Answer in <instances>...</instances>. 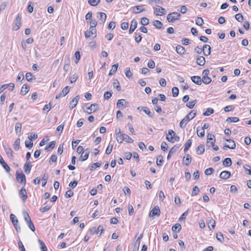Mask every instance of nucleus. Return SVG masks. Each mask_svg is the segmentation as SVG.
<instances>
[{"instance_id": "obj_26", "label": "nucleus", "mask_w": 251, "mask_h": 251, "mask_svg": "<svg viewBox=\"0 0 251 251\" xmlns=\"http://www.w3.org/2000/svg\"><path fill=\"white\" fill-rule=\"evenodd\" d=\"M215 142V137L214 135L208 133L207 135V142H206V146H209L210 142L213 141Z\"/></svg>"}, {"instance_id": "obj_25", "label": "nucleus", "mask_w": 251, "mask_h": 251, "mask_svg": "<svg viewBox=\"0 0 251 251\" xmlns=\"http://www.w3.org/2000/svg\"><path fill=\"white\" fill-rule=\"evenodd\" d=\"M185 156L183 158V161L184 162V164L186 166H188L190 165V164L191 163L192 161V158L191 156L187 154H186V157L185 159Z\"/></svg>"}, {"instance_id": "obj_30", "label": "nucleus", "mask_w": 251, "mask_h": 251, "mask_svg": "<svg viewBox=\"0 0 251 251\" xmlns=\"http://www.w3.org/2000/svg\"><path fill=\"white\" fill-rule=\"evenodd\" d=\"M215 221L213 219H211L208 221V222L207 223V225L209 227V228L210 230L214 229L215 226Z\"/></svg>"}, {"instance_id": "obj_55", "label": "nucleus", "mask_w": 251, "mask_h": 251, "mask_svg": "<svg viewBox=\"0 0 251 251\" xmlns=\"http://www.w3.org/2000/svg\"><path fill=\"white\" fill-rule=\"evenodd\" d=\"M172 93H173V96L174 97H176L178 96L179 93V90L176 87H174L172 88Z\"/></svg>"}, {"instance_id": "obj_50", "label": "nucleus", "mask_w": 251, "mask_h": 251, "mask_svg": "<svg viewBox=\"0 0 251 251\" xmlns=\"http://www.w3.org/2000/svg\"><path fill=\"white\" fill-rule=\"evenodd\" d=\"M195 21L196 24L198 25L201 26L204 24L203 20L201 17H197Z\"/></svg>"}, {"instance_id": "obj_14", "label": "nucleus", "mask_w": 251, "mask_h": 251, "mask_svg": "<svg viewBox=\"0 0 251 251\" xmlns=\"http://www.w3.org/2000/svg\"><path fill=\"white\" fill-rule=\"evenodd\" d=\"M31 168L32 165L31 162L26 161V163L24 165V169L26 174H28L30 172Z\"/></svg>"}, {"instance_id": "obj_11", "label": "nucleus", "mask_w": 251, "mask_h": 251, "mask_svg": "<svg viewBox=\"0 0 251 251\" xmlns=\"http://www.w3.org/2000/svg\"><path fill=\"white\" fill-rule=\"evenodd\" d=\"M226 141H227L229 143H231V145L230 146V145H227L226 144L223 147L224 150H226L227 148H229L230 149H235L236 144H235V142L233 140L226 139Z\"/></svg>"}, {"instance_id": "obj_49", "label": "nucleus", "mask_w": 251, "mask_h": 251, "mask_svg": "<svg viewBox=\"0 0 251 251\" xmlns=\"http://www.w3.org/2000/svg\"><path fill=\"white\" fill-rule=\"evenodd\" d=\"M239 121V119L238 117H228L226 119V121L228 123L233 122L236 123Z\"/></svg>"}, {"instance_id": "obj_39", "label": "nucleus", "mask_w": 251, "mask_h": 251, "mask_svg": "<svg viewBox=\"0 0 251 251\" xmlns=\"http://www.w3.org/2000/svg\"><path fill=\"white\" fill-rule=\"evenodd\" d=\"M113 86L118 91L121 90V88L120 85V83L117 79H115L113 83Z\"/></svg>"}, {"instance_id": "obj_3", "label": "nucleus", "mask_w": 251, "mask_h": 251, "mask_svg": "<svg viewBox=\"0 0 251 251\" xmlns=\"http://www.w3.org/2000/svg\"><path fill=\"white\" fill-rule=\"evenodd\" d=\"M10 219L12 222L16 231L19 232L21 230L20 226L18 225V220L16 216L13 214H11L10 215Z\"/></svg>"}, {"instance_id": "obj_23", "label": "nucleus", "mask_w": 251, "mask_h": 251, "mask_svg": "<svg viewBox=\"0 0 251 251\" xmlns=\"http://www.w3.org/2000/svg\"><path fill=\"white\" fill-rule=\"evenodd\" d=\"M97 17L100 18L101 24H103L106 19V15L103 12H98L97 13Z\"/></svg>"}, {"instance_id": "obj_41", "label": "nucleus", "mask_w": 251, "mask_h": 251, "mask_svg": "<svg viewBox=\"0 0 251 251\" xmlns=\"http://www.w3.org/2000/svg\"><path fill=\"white\" fill-rule=\"evenodd\" d=\"M163 162V157L161 155L158 156L156 159V164L158 166L160 167L162 166Z\"/></svg>"}, {"instance_id": "obj_9", "label": "nucleus", "mask_w": 251, "mask_h": 251, "mask_svg": "<svg viewBox=\"0 0 251 251\" xmlns=\"http://www.w3.org/2000/svg\"><path fill=\"white\" fill-rule=\"evenodd\" d=\"M154 9L157 16H161L166 14L165 9L160 6H157L156 8H154Z\"/></svg>"}, {"instance_id": "obj_22", "label": "nucleus", "mask_w": 251, "mask_h": 251, "mask_svg": "<svg viewBox=\"0 0 251 251\" xmlns=\"http://www.w3.org/2000/svg\"><path fill=\"white\" fill-rule=\"evenodd\" d=\"M196 63L200 66H203L205 63V60L202 56H198L196 58Z\"/></svg>"}, {"instance_id": "obj_51", "label": "nucleus", "mask_w": 251, "mask_h": 251, "mask_svg": "<svg viewBox=\"0 0 251 251\" xmlns=\"http://www.w3.org/2000/svg\"><path fill=\"white\" fill-rule=\"evenodd\" d=\"M181 229V226L179 224H176L174 226H173L172 227V229L173 231H175L176 230H178L177 232H179Z\"/></svg>"}, {"instance_id": "obj_6", "label": "nucleus", "mask_w": 251, "mask_h": 251, "mask_svg": "<svg viewBox=\"0 0 251 251\" xmlns=\"http://www.w3.org/2000/svg\"><path fill=\"white\" fill-rule=\"evenodd\" d=\"M128 102L125 99H121L118 100L117 107L120 109L127 107Z\"/></svg>"}, {"instance_id": "obj_48", "label": "nucleus", "mask_w": 251, "mask_h": 251, "mask_svg": "<svg viewBox=\"0 0 251 251\" xmlns=\"http://www.w3.org/2000/svg\"><path fill=\"white\" fill-rule=\"evenodd\" d=\"M142 35L141 33H135V41L139 43H140L141 41V40H142Z\"/></svg>"}, {"instance_id": "obj_61", "label": "nucleus", "mask_w": 251, "mask_h": 251, "mask_svg": "<svg viewBox=\"0 0 251 251\" xmlns=\"http://www.w3.org/2000/svg\"><path fill=\"white\" fill-rule=\"evenodd\" d=\"M214 172V169L212 168H209L205 170V174L207 176L210 175Z\"/></svg>"}, {"instance_id": "obj_58", "label": "nucleus", "mask_w": 251, "mask_h": 251, "mask_svg": "<svg viewBox=\"0 0 251 251\" xmlns=\"http://www.w3.org/2000/svg\"><path fill=\"white\" fill-rule=\"evenodd\" d=\"M48 179V176L46 174H44L43 176L42 177V186L44 187L45 185L47 184V180Z\"/></svg>"}, {"instance_id": "obj_45", "label": "nucleus", "mask_w": 251, "mask_h": 251, "mask_svg": "<svg viewBox=\"0 0 251 251\" xmlns=\"http://www.w3.org/2000/svg\"><path fill=\"white\" fill-rule=\"evenodd\" d=\"M214 113L213 109L211 108H208L203 113L204 116H208Z\"/></svg>"}, {"instance_id": "obj_64", "label": "nucleus", "mask_w": 251, "mask_h": 251, "mask_svg": "<svg viewBox=\"0 0 251 251\" xmlns=\"http://www.w3.org/2000/svg\"><path fill=\"white\" fill-rule=\"evenodd\" d=\"M18 247L21 251H26L22 241L19 240L18 242Z\"/></svg>"}, {"instance_id": "obj_2", "label": "nucleus", "mask_w": 251, "mask_h": 251, "mask_svg": "<svg viewBox=\"0 0 251 251\" xmlns=\"http://www.w3.org/2000/svg\"><path fill=\"white\" fill-rule=\"evenodd\" d=\"M180 14L177 12H172L168 14L167 20L169 23H173L175 20H179Z\"/></svg>"}, {"instance_id": "obj_33", "label": "nucleus", "mask_w": 251, "mask_h": 251, "mask_svg": "<svg viewBox=\"0 0 251 251\" xmlns=\"http://www.w3.org/2000/svg\"><path fill=\"white\" fill-rule=\"evenodd\" d=\"M25 78L29 82H32L33 80H35L36 79L31 73H27L25 74Z\"/></svg>"}, {"instance_id": "obj_36", "label": "nucleus", "mask_w": 251, "mask_h": 251, "mask_svg": "<svg viewBox=\"0 0 251 251\" xmlns=\"http://www.w3.org/2000/svg\"><path fill=\"white\" fill-rule=\"evenodd\" d=\"M38 243L40 246V249L41 251H48L47 248L43 241L39 239Z\"/></svg>"}, {"instance_id": "obj_29", "label": "nucleus", "mask_w": 251, "mask_h": 251, "mask_svg": "<svg viewBox=\"0 0 251 251\" xmlns=\"http://www.w3.org/2000/svg\"><path fill=\"white\" fill-rule=\"evenodd\" d=\"M179 146H177L176 145H175L174 146L170 151L168 155L167 156V159H169V158L171 157V155L174 154L176 150L179 148Z\"/></svg>"}, {"instance_id": "obj_35", "label": "nucleus", "mask_w": 251, "mask_h": 251, "mask_svg": "<svg viewBox=\"0 0 251 251\" xmlns=\"http://www.w3.org/2000/svg\"><path fill=\"white\" fill-rule=\"evenodd\" d=\"M22 129V124L20 123H17L15 125V132L17 134H20Z\"/></svg>"}, {"instance_id": "obj_47", "label": "nucleus", "mask_w": 251, "mask_h": 251, "mask_svg": "<svg viewBox=\"0 0 251 251\" xmlns=\"http://www.w3.org/2000/svg\"><path fill=\"white\" fill-rule=\"evenodd\" d=\"M113 144H111V142H110L106 150V151H105V153L106 154L108 155L111 152L112 149H113Z\"/></svg>"}, {"instance_id": "obj_4", "label": "nucleus", "mask_w": 251, "mask_h": 251, "mask_svg": "<svg viewBox=\"0 0 251 251\" xmlns=\"http://www.w3.org/2000/svg\"><path fill=\"white\" fill-rule=\"evenodd\" d=\"M84 35L86 38H88L93 35H94L93 38H95L97 36V30L95 28L90 27L89 30L85 32Z\"/></svg>"}, {"instance_id": "obj_7", "label": "nucleus", "mask_w": 251, "mask_h": 251, "mask_svg": "<svg viewBox=\"0 0 251 251\" xmlns=\"http://www.w3.org/2000/svg\"><path fill=\"white\" fill-rule=\"evenodd\" d=\"M99 108V105L97 103H93L91 104L90 107H88L86 110H85V112H87L88 114H91L92 112H95Z\"/></svg>"}, {"instance_id": "obj_57", "label": "nucleus", "mask_w": 251, "mask_h": 251, "mask_svg": "<svg viewBox=\"0 0 251 251\" xmlns=\"http://www.w3.org/2000/svg\"><path fill=\"white\" fill-rule=\"evenodd\" d=\"M3 168L7 172H9L10 171V168L9 166L5 163L4 161L2 163H0Z\"/></svg>"}, {"instance_id": "obj_28", "label": "nucleus", "mask_w": 251, "mask_h": 251, "mask_svg": "<svg viewBox=\"0 0 251 251\" xmlns=\"http://www.w3.org/2000/svg\"><path fill=\"white\" fill-rule=\"evenodd\" d=\"M205 151L204 146L203 145H199L197 150L196 152L198 154H202L204 153Z\"/></svg>"}, {"instance_id": "obj_43", "label": "nucleus", "mask_w": 251, "mask_h": 251, "mask_svg": "<svg viewBox=\"0 0 251 251\" xmlns=\"http://www.w3.org/2000/svg\"><path fill=\"white\" fill-rule=\"evenodd\" d=\"M140 24L145 26L149 24V19L146 17H143L141 19Z\"/></svg>"}, {"instance_id": "obj_34", "label": "nucleus", "mask_w": 251, "mask_h": 251, "mask_svg": "<svg viewBox=\"0 0 251 251\" xmlns=\"http://www.w3.org/2000/svg\"><path fill=\"white\" fill-rule=\"evenodd\" d=\"M55 144H56V142L53 141H51L50 143V144L49 146H47L45 150L47 151H50V150H52L53 149L55 146Z\"/></svg>"}, {"instance_id": "obj_53", "label": "nucleus", "mask_w": 251, "mask_h": 251, "mask_svg": "<svg viewBox=\"0 0 251 251\" xmlns=\"http://www.w3.org/2000/svg\"><path fill=\"white\" fill-rule=\"evenodd\" d=\"M88 2L92 6H96L100 2V0H88Z\"/></svg>"}, {"instance_id": "obj_19", "label": "nucleus", "mask_w": 251, "mask_h": 251, "mask_svg": "<svg viewBox=\"0 0 251 251\" xmlns=\"http://www.w3.org/2000/svg\"><path fill=\"white\" fill-rule=\"evenodd\" d=\"M231 175L230 172L227 171L222 172L220 175V177L223 179H228Z\"/></svg>"}, {"instance_id": "obj_37", "label": "nucleus", "mask_w": 251, "mask_h": 251, "mask_svg": "<svg viewBox=\"0 0 251 251\" xmlns=\"http://www.w3.org/2000/svg\"><path fill=\"white\" fill-rule=\"evenodd\" d=\"M118 66H119L118 64H115L113 65L112 66V69L110 71L109 73L108 74V75L109 76H111V75H113V73H115L117 71V70Z\"/></svg>"}, {"instance_id": "obj_27", "label": "nucleus", "mask_w": 251, "mask_h": 251, "mask_svg": "<svg viewBox=\"0 0 251 251\" xmlns=\"http://www.w3.org/2000/svg\"><path fill=\"white\" fill-rule=\"evenodd\" d=\"M176 50L177 53L180 55L184 54L185 51L184 48L180 45H178L176 47Z\"/></svg>"}, {"instance_id": "obj_54", "label": "nucleus", "mask_w": 251, "mask_h": 251, "mask_svg": "<svg viewBox=\"0 0 251 251\" xmlns=\"http://www.w3.org/2000/svg\"><path fill=\"white\" fill-rule=\"evenodd\" d=\"M216 238L217 239V240L220 242H223L224 240V238L223 235L220 232H218L216 234Z\"/></svg>"}, {"instance_id": "obj_40", "label": "nucleus", "mask_w": 251, "mask_h": 251, "mask_svg": "<svg viewBox=\"0 0 251 251\" xmlns=\"http://www.w3.org/2000/svg\"><path fill=\"white\" fill-rule=\"evenodd\" d=\"M192 144V140L189 139L187 140V142L185 143L184 149V152H186L190 147Z\"/></svg>"}, {"instance_id": "obj_15", "label": "nucleus", "mask_w": 251, "mask_h": 251, "mask_svg": "<svg viewBox=\"0 0 251 251\" xmlns=\"http://www.w3.org/2000/svg\"><path fill=\"white\" fill-rule=\"evenodd\" d=\"M79 100V96L77 95L72 100L70 103L71 109H73L76 106Z\"/></svg>"}, {"instance_id": "obj_21", "label": "nucleus", "mask_w": 251, "mask_h": 251, "mask_svg": "<svg viewBox=\"0 0 251 251\" xmlns=\"http://www.w3.org/2000/svg\"><path fill=\"white\" fill-rule=\"evenodd\" d=\"M175 135L176 133L173 130L170 129L168 131V134L166 136V139L169 142H174L173 140Z\"/></svg>"}, {"instance_id": "obj_56", "label": "nucleus", "mask_w": 251, "mask_h": 251, "mask_svg": "<svg viewBox=\"0 0 251 251\" xmlns=\"http://www.w3.org/2000/svg\"><path fill=\"white\" fill-rule=\"evenodd\" d=\"M69 87L68 86H67L64 88H63L61 93L62 94L63 96L64 97L69 92Z\"/></svg>"}, {"instance_id": "obj_18", "label": "nucleus", "mask_w": 251, "mask_h": 251, "mask_svg": "<svg viewBox=\"0 0 251 251\" xmlns=\"http://www.w3.org/2000/svg\"><path fill=\"white\" fill-rule=\"evenodd\" d=\"M138 109L140 110H143L150 118L153 117V113L150 111L149 108L147 107H138Z\"/></svg>"}, {"instance_id": "obj_62", "label": "nucleus", "mask_w": 251, "mask_h": 251, "mask_svg": "<svg viewBox=\"0 0 251 251\" xmlns=\"http://www.w3.org/2000/svg\"><path fill=\"white\" fill-rule=\"evenodd\" d=\"M28 227L32 231H35V228L34 226V224H33L32 222L31 221H30L28 223H26Z\"/></svg>"}, {"instance_id": "obj_20", "label": "nucleus", "mask_w": 251, "mask_h": 251, "mask_svg": "<svg viewBox=\"0 0 251 251\" xmlns=\"http://www.w3.org/2000/svg\"><path fill=\"white\" fill-rule=\"evenodd\" d=\"M192 81L198 85H201L202 83V80L200 76H193L191 77Z\"/></svg>"}, {"instance_id": "obj_59", "label": "nucleus", "mask_w": 251, "mask_h": 251, "mask_svg": "<svg viewBox=\"0 0 251 251\" xmlns=\"http://www.w3.org/2000/svg\"><path fill=\"white\" fill-rule=\"evenodd\" d=\"M199 189L197 186H195L193 188V191L192 193V196H196L198 194L199 192Z\"/></svg>"}, {"instance_id": "obj_10", "label": "nucleus", "mask_w": 251, "mask_h": 251, "mask_svg": "<svg viewBox=\"0 0 251 251\" xmlns=\"http://www.w3.org/2000/svg\"><path fill=\"white\" fill-rule=\"evenodd\" d=\"M137 26V21L136 19H133L131 22V25L130 26L129 33H132L135 29L136 28Z\"/></svg>"}, {"instance_id": "obj_8", "label": "nucleus", "mask_w": 251, "mask_h": 251, "mask_svg": "<svg viewBox=\"0 0 251 251\" xmlns=\"http://www.w3.org/2000/svg\"><path fill=\"white\" fill-rule=\"evenodd\" d=\"M15 26L13 29L15 31L18 30L21 25V17L19 14L18 15L15 21Z\"/></svg>"}, {"instance_id": "obj_32", "label": "nucleus", "mask_w": 251, "mask_h": 251, "mask_svg": "<svg viewBox=\"0 0 251 251\" xmlns=\"http://www.w3.org/2000/svg\"><path fill=\"white\" fill-rule=\"evenodd\" d=\"M232 164V161L230 158H226L223 161V165L226 167L230 166Z\"/></svg>"}, {"instance_id": "obj_24", "label": "nucleus", "mask_w": 251, "mask_h": 251, "mask_svg": "<svg viewBox=\"0 0 251 251\" xmlns=\"http://www.w3.org/2000/svg\"><path fill=\"white\" fill-rule=\"evenodd\" d=\"M29 87L27 84H24L21 90L20 93L22 95H25L26 94H27L28 91H29Z\"/></svg>"}, {"instance_id": "obj_52", "label": "nucleus", "mask_w": 251, "mask_h": 251, "mask_svg": "<svg viewBox=\"0 0 251 251\" xmlns=\"http://www.w3.org/2000/svg\"><path fill=\"white\" fill-rule=\"evenodd\" d=\"M235 19L239 22H242L244 20L243 15L240 13H238L235 15Z\"/></svg>"}, {"instance_id": "obj_38", "label": "nucleus", "mask_w": 251, "mask_h": 251, "mask_svg": "<svg viewBox=\"0 0 251 251\" xmlns=\"http://www.w3.org/2000/svg\"><path fill=\"white\" fill-rule=\"evenodd\" d=\"M153 25L157 29H161L163 24L160 21L155 20L153 22Z\"/></svg>"}, {"instance_id": "obj_31", "label": "nucleus", "mask_w": 251, "mask_h": 251, "mask_svg": "<svg viewBox=\"0 0 251 251\" xmlns=\"http://www.w3.org/2000/svg\"><path fill=\"white\" fill-rule=\"evenodd\" d=\"M123 139L122 140H124V141L127 143H133V140L129 137L128 135L126 134H122Z\"/></svg>"}, {"instance_id": "obj_16", "label": "nucleus", "mask_w": 251, "mask_h": 251, "mask_svg": "<svg viewBox=\"0 0 251 251\" xmlns=\"http://www.w3.org/2000/svg\"><path fill=\"white\" fill-rule=\"evenodd\" d=\"M211 47L207 44H205L202 48V51L203 54L205 56H208L211 53Z\"/></svg>"}, {"instance_id": "obj_44", "label": "nucleus", "mask_w": 251, "mask_h": 251, "mask_svg": "<svg viewBox=\"0 0 251 251\" xmlns=\"http://www.w3.org/2000/svg\"><path fill=\"white\" fill-rule=\"evenodd\" d=\"M23 214L24 217V219L26 222V223L29 222L30 221H31L28 213L26 211H24L23 212Z\"/></svg>"}, {"instance_id": "obj_17", "label": "nucleus", "mask_w": 251, "mask_h": 251, "mask_svg": "<svg viewBox=\"0 0 251 251\" xmlns=\"http://www.w3.org/2000/svg\"><path fill=\"white\" fill-rule=\"evenodd\" d=\"M132 9L133 10V12L135 14L139 13L145 10L143 5H142L133 6L132 7Z\"/></svg>"}, {"instance_id": "obj_5", "label": "nucleus", "mask_w": 251, "mask_h": 251, "mask_svg": "<svg viewBox=\"0 0 251 251\" xmlns=\"http://www.w3.org/2000/svg\"><path fill=\"white\" fill-rule=\"evenodd\" d=\"M16 179L19 182L21 183H24V186L25 185L26 177L25 175L23 173H18V172H17Z\"/></svg>"}, {"instance_id": "obj_12", "label": "nucleus", "mask_w": 251, "mask_h": 251, "mask_svg": "<svg viewBox=\"0 0 251 251\" xmlns=\"http://www.w3.org/2000/svg\"><path fill=\"white\" fill-rule=\"evenodd\" d=\"M19 196L24 201H25L27 199L26 191L24 187H22L19 192Z\"/></svg>"}, {"instance_id": "obj_63", "label": "nucleus", "mask_w": 251, "mask_h": 251, "mask_svg": "<svg viewBox=\"0 0 251 251\" xmlns=\"http://www.w3.org/2000/svg\"><path fill=\"white\" fill-rule=\"evenodd\" d=\"M101 162L94 163L92 165V166L90 168V170L93 171L94 169H95L97 167H100L101 166Z\"/></svg>"}, {"instance_id": "obj_42", "label": "nucleus", "mask_w": 251, "mask_h": 251, "mask_svg": "<svg viewBox=\"0 0 251 251\" xmlns=\"http://www.w3.org/2000/svg\"><path fill=\"white\" fill-rule=\"evenodd\" d=\"M20 139L18 138L17 139L13 145L14 149L15 151H18L19 149L20 148Z\"/></svg>"}, {"instance_id": "obj_1", "label": "nucleus", "mask_w": 251, "mask_h": 251, "mask_svg": "<svg viewBox=\"0 0 251 251\" xmlns=\"http://www.w3.org/2000/svg\"><path fill=\"white\" fill-rule=\"evenodd\" d=\"M196 115V112L194 110L191 111L184 118H183L179 124V126L182 128H184L188 122L193 119Z\"/></svg>"}, {"instance_id": "obj_60", "label": "nucleus", "mask_w": 251, "mask_h": 251, "mask_svg": "<svg viewBox=\"0 0 251 251\" xmlns=\"http://www.w3.org/2000/svg\"><path fill=\"white\" fill-rule=\"evenodd\" d=\"M33 145V142L30 140H26L25 141V146L26 148H28L29 149H30L32 148Z\"/></svg>"}, {"instance_id": "obj_46", "label": "nucleus", "mask_w": 251, "mask_h": 251, "mask_svg": "<svg viewBox=\"0 0 251 251\" xmlns=\"http://www.w3.org/2000/svg\"><path fill=\"white\" fill-rule=\"evenodd\" d=\"M201 80H202V82L204 83L205 84H209L210 83H211V82L212 81L211 78L210 77H208V76H205V77H202V78L201 79Z\"/></svg>"}, {"instance_id": "obj_13", "label": "nucleus", "mask_w": 251, "mask_h": 251, "mask_svg": "<svg viewBox=\"0 0 251 251\" xmlns=\"http://www.w3.org/2000/svg\"><path fill=\"white\" fill-rule=\"evenodd\" d=\"M160 211L158 206H155L150 212V216L160 215Z\"/></svg>"}]
</instances>
